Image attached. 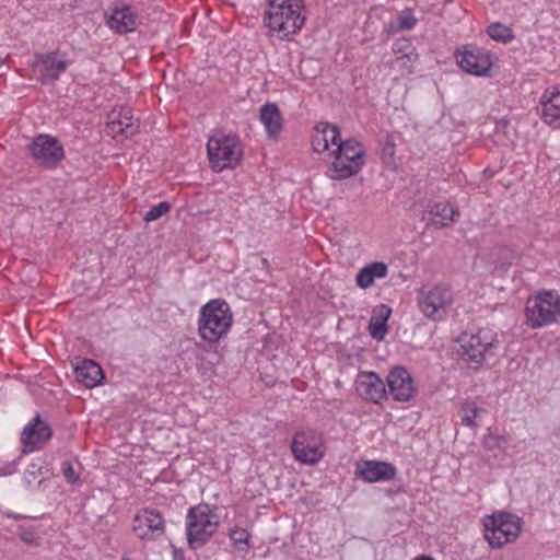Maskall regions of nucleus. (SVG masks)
Wrapping results in <instances>:
<instances>
[{"mask_svg":"<svg viewBox=\"0 0 560 560\" xmlns=\"http://www.w3.org/2000/svg\"><path fill=\"white\" fill-rule=\"evenodd\" d=\"M303 8V0H270L265 13L266 25L281 34V39H289L305 23V18L301 14Z\"/></svg>","mask_w":560,"mask_h":560,"instance_id":"1","label":"nucleus"},{"mask_svg":"<svg viewBox=\"0 0 560 560\" xmlns=\"http://www.w3.org/2000/svg\"><path fill=\"white\" fill-rule=\"evenodd\" d=\"M232 313L224 300H211L200 310L198 331L209 342H217L228 334L232 325Z\"/></svg>","mask_w":560,"mask_h":560,"instance_id":"2","label":"nucleus"},{"mask_svg":"<svg viewBox=\"0 0 560 560\" xmlns=\"http://www.w3.org/2000/svg\"><path fill=\"white\" fill-rule=\"evenodd\" d=\"M332 155L334 161L329 164L326 175L335 180L358 174L365 163V151L355 139L340 140Z\"/></svg>","mask_w":560,"mask_h":560,"instance_id":"3","label":"nucleus"},{"mask_svg":"<svg viewBox=\"0 0 560 560\" xmlns=\"http://www.w3.org/2000/svg\"><path fill=\"white\" fill-rule=\"evenodd\" d=\"M219 527L218 515L208 504H198L188 510L186 536L189 548L198 549L206 545Z\"/></svg>","mask_w":560,"mask_h":560,"instance_id":"4","label":"nucleus"},{"mask_svg":"<svg viewBox=\"0 0 560 560\" xmlns=\"http://www.w3.org/2000/svg\"><path fill=\"white\" fill-rule=\"evenodd\" d=\"M207 151L211 167L215 172L235 168L243 156L242 144L236 133L218 132L210 137Z\"/></svg>","mask_w":560,"mask_h":560,"instance_id":"5","label":"nucleus"},{"mask_svg":"<svg viewBox=\"0 0 560 560\" xmlns=\"http://www.w3.org/2000/svg\"><path fill=\"white\" fill-rule=\"evenodd\" d=\"M485 538L492 548H501L513 542L521 533V518L500 511L485 518Z\"/></svg>","mask_w":560,"mask_h":560,"instance_id":"6","label":"nucleus"},{"mask_svg":"<svg viewBox=\"0 0 560 560\" xmlns=\"http://www.w3.org/2000/svg\"><path fill=\"white\" fill-rule=\"evenodd\" d=\"M560 316V295L556 291H542L529 299L525 306L526 324L538 329L555 323Z\"/></svg>","mask_w":560,"mask_h":560,"instance_id":"7","label":"nucleus"},{"mask_svg":"<svg viewBox=\"0 0 560 560\" xmlns=\"http://www.w3.org/2000/svg\"><path fill=\"white\" fill-rule=\"evenodd\" d=\"M458 355L468 363L481 365L487 354L497 347V340L489 330L479 329L477 334H462L457 339Z\"/></svg>","mask_w":560,"mask_h":560,"instance_id":"8","label":"nucleus"},{"mask_svg":"<svg viewBox=\"0 0 560 560\" xmlns=\"http://www.w3.org/2000/svg\"><path fill=\"white\" fill-rule=\"evenodd\" d=\"M32 159L43 168L54 170L65 159V149L54 136L39 133L27 144Z\"/></svg>","mask_w":560,"mask_h":560,"instance_id":"9","label":"nucleus"},{"mask_svg":"<svg viewBox=\"0 0 560 560\" xmlns=\"http://www.w3.org/2000/svg\"><path fill=\"white\" fill-rule=\"evenodd\" d=\"M452 303V291L445 285L422 287L418 294L421 313L432 320L444 318Z\"/></svg>","mask_w":560,"mask_h":560,"instance_id":"10","label":"nucleus"},{"mask_svg":"<svg viewBox=\"0 0 560 560\" xmlns=\"http://www.w3.org/2000/svg\"><path fill=\"white\" fill-rule=\"evenodd\" d=\"M456 59L463 71L476 77H488L495 57L485 48L467 46L462 52H456Z\"/></svg>","mask_w":560,"mask_h":560,"instance_id":"11","label":"nucleus"},{"mask_svg":"<svg viewBox=\"0 0 560 560\" xmlns=\"http://www.w3.org/2000/svg\"><path fill=\"white\" fill-rule=\"evenodd\" d=\"M389 394L397 401H409L413 398L416 388L410 372L401 366H394L387 375Z\"/></svg>","mask_w":560,"mask_h":560,"instance_id":"12","label":"nucleus"},{"mask_svg":"<svg viewBox=\"0 0 560 560\" xmlns=\"http://www.w3.org/2000/svg\"><path fill=\"white\" fill-rule=\"evenodd\" d=\"M51 438L49 424L37 415L21 433L23 453L27 454L40 448Z\"/></svg>","mask_w":560,"mask_h":560,"instance_id":"13","label":"nucleus"},{"mask_svg":"<svg viewBox=\"0 0 560 560\" xmlns=\"http://www.w3.org/2000/svg\"><path fill=\"white\" fill-rule=\"evenodd\" d=\"M355 389L360 397L374 404H381L387 396L385 383L375 372H361L355 380Z\"/></svg>","mask_w":560,"mask_h":560,"instance_id":"14","label":"nucleus"},{"mask_svg":"<svg viewBox=\"0 0 560 560\" xmlns=\"http://www.w3.org/2000/svg\"><path fill=\"white\" fill-rule=\"evenodd\" d=\"M58 56L59 51H50L36 56L35 65L40 67L39 81L42 83L57 81L60 74L67 70L69 61L66 59V55L62 54L60 58Z\"/></svg>","mask_w":560,"mask_h":560,"instance_id":"15","label":"nucleus"},{"mask_svg":"<svg viewBox=\"0 0 560 560\" xmlns=\"http://www.w3.org/2000/svg\"><path fill=\"white\" fill-rule=\"evenodd\" d=\"M396 467L386 462L364 460L357 465L355 475L366 482L388 481L396 477Z\"/></svg>","mask_w":560,"mask_h":560,"instance_id":"16","label":"nucleus"},{"mask_svg":"<svg viewBox=\"0 0 560 560\" xmlns=\"http://www.w3.org/2000/svg\"><path fill=\"white\" fill-rule=\"evenodd\" d=\"M314 131L312 147L317 153L328 150L329 144L338 145L340 141L339 128L336 125L322 121L315 126Z\"/></svg>","mask_w":560,"mask_h":560,"instance_id":"17","label":"nucleus"},{"mask_svg":"<svg viewBox=\"0 0 560 560\" xmlns=\"http://www.w3.org/2000/svg\"><path fill=\"white\" fill-rule=\"evenodd\" d=\"M137 16L128 5L115 7L109 14L106 13V24L119 34L131 32L136 27Z\"/></svg>","mask_w":560,"mask_h":560,"instance_id":"18","label":"nucleus"},{"mask_svg":"<svg viewBox=\"0 0 560 560\" xmlns=\"http://www.w3.org/2000/svg\"><path fill=\"white\" fill-rule=\"evenodd\" d=\"M77 381L86 388H93L102 383L104 374L101 366L93 360L84 359L74 368Z\"/></svg>","mask_w":560,"mask_h":560,"instance_id":"19","label":"nucleus"},{"mask_svg":"<svg viewBox=\"0 0 560 560\" xmlns=\"http://www.w3.org/2000/svg\"><path fill=\"white\" fill-rule=\"evenodd\" d=\"M392 315V308L386 304H380L373 308L369 323V331L373 339L382 341L387 331V322Z\"/></svg>","mask_w":560,"mask_h":560,"instance_id":"20","label":"nucleus"},{"mask_svg":"<svg viewBox=\"0 0 560 560\" xmlns=\"http://www.w3.org/2000/svg\"><path fill=\"white\" fill-rule=\"evenodd\" d=\"M388 273V267L383 261H373L361 268L355 277V283L361 289L371 288L375 279H383Z\"/></svg>","mask_w":560,"mask_h":560,"instance_id":"21","label":"nucleus"},{"mask_svg":"<svg viewBox=\"0 0 560 560\" xmlns=\"http://www.w3.org/2000/svg\"><path fill=\"white\" fill-rule=\"evenodd\" d=\"M291 450L295 459L304 464H314L322 457L316 446L305 442L304 433H296L292 441Z\"/></svg>","mask_w":560,"mask_h":560,"instance_id":"22","label":"nucleus"},{"mask_svg":"<svg viewBox=\"0 0 560 560\" xmlns=\"http://www.w3.org/2000/svg\"><path fill=\"white\" fill-rule=\"evenodd\" d=\"M259 117L269 137H273L280 132L282 128V115L276 104L267 103L262 105Z\"/></svg>","mask_w":560,"mask_h":560,"instance_id":"23","label":"nucleus"},{"mask_svg":"<svg viewBox=\"0 0 560 560\" xmlns=\"http://www.w3.org/2000/svg\"><path fill=\"white\" fill-rule=\"evenodd\" d=\"M428 208V212L433 217V224L439 228L447 226L459 215L458 211L447 202H435Z\"/></svg>","mask_w":560,"mask_h":560,"instance_id":"24","label":"nucleus"},{"mask_svg":"<svg viewBox=\"0 0 560 560\" xmlns=\"http://www.w3.org/2000/svg\"><path fill=\"white\" fill-rule=\"evenodd\" d=\"M142 518H144L148 529L152 536H161L164 533V520L160 512L155 510H142Z\"/></svg>","mask_w":560,"mask_h":560,"instance_id":"25","label":"nucleus"},{"mask_svg":"<svg viewBox=\"0 0 560 560\" xmlns=\"http://www.w3.org/2000/svg\"><path fill=\"white\" fill-rule=\"evenodd\" d=\"M487 34L490 38L500 43H509L514 38L512 30L499 22L490 24L487 27Z\"/></svg>","mask_w":560,"mask_h":560,"instance_id":"26","label":"nucleus"},{"mask_svg":"<svg viewBox=\"0 0 560 560\" xmlns=\"http://www.w3.org/2000/svg\"><path fill=\"white\" fill-rule=\"evenodd\" d=\"M483 411L482 408L478 407L472 400H465L462 404V422L463 424L475 428L477 427L476 418L479 412Z\"/></svg>","mask_w":560,"mask_h":560,"instance_id":"27","label":"nucleus"},{"mask_svg":"<svg viewBox=\"0 0 560 560\" xmlns=\"http://www.w3.org/2000/svg\"><path fill=\"white\" fill-rule=\"evenodd\" d=\"M540 116L546 124L553 125L555 127L560 126V107H557V105L549 104L542 100L540 103Z\"/></svg>","mask_w":560,"mask_h":560,"instance_id":"28","label":"nucleus"},{"mask_svg":"<svg viewBox=\"0 0 560 560\" xmlns=\"http://www.w3.org/2000/svg\"><path fill=\"white\" fill-rule=\"evenodd\" d=\"M230 539L233 541V545L235 548H237L240 551H247L249 548L248 540H249V533L240 527H234L229 533Z\"/></svg>","mask_w":560,"mask_h":560,"instance_id":"29","label":"nucleus"},{"mask_svg":"<svg viewBox=\"0 0 560 560\" xmlns=\"http://www.w3.org/2000/svg\"><path fill=\"white\" fill-rule=\"evenodd\" d=\"M171 203L168 201H162L158 203L156 206L151 207V209L144 214L142 220L147 222H152L161 217L165 215L171 210Z\"/></svg>","mask_w":560,"mask_h":560,"instance_id":"30","label":"nucleus"},{"mask_svg":"<svg viewBox=\"0 0 560 560\" xmlns=\"http://www.w3.org/2000/svg\"><path fill=\"white\" fill-rule=\"evenodd\" d=\"M417 24V19L412 15L411 10L406 9L397 19L396 31L412 30Z\"/></svg>","mask_w":560,"mask_h":560,"instance_id":"31","label":"nucleus"},{"mask_svg":"<svg viewBox=\"0 0 560 560\" xmlns=\"http://www.w3.org/2000/svg\"><path fill=\"white\" fill-rule=\"evenodd\" d=\"M18 533L22 541L31 546H38L39 539L35 535V530L33 527H26L24 525H20L18 527Z\"/></svg>","mask_w":560,"mask_h":560,"instance_id":"32","label":"nucleus"},{"mask_svg":"<svg viewBox=\"0 0 560 560\" xmlns=\"http://www.w3.org/2000/svg\"><path fill=\"white\" fill-rule=\"evenodd\" d=\"M61 472L67 482L71 485H81V479L69 460L62 462Z\"/></svg>","mask_w":560,"mask_h":560,"instance_id":"33","label":"nucleus"},{"mask_svg":"<svg viewBox=\"0 0 560 560\" xmlns=\"http://www.w3.org/2000/svg\"><path fill=\"white\" fill-rule=\"evenodd\" d=\"M382 153H383L384 156H389V158H392L394 155V153H395V143H394V141H393L390 136L386 137V141H385V143L383 145Z\"/></svg>","mask_w":560,"mask_h":560,"instance_id":"34","label":"nucleus"},{"mask_svg":"<svg viewBox=\"0 0 560 560\" xmlns=\"http://www.w3.org/2000/svg\"><path fill=\"white\" fill-rule=\"evenodd\" d=\"M16 471V463L13 460L0 467V477L10 476Z\"/></svg>","mask_w":560,"mask_h":560,"instance_id":"35","label":"nucleus"},{"mask_svg":"<svg viewBox=\"0 0 560 560\" xmlns=\"http://www.w3.org/2000/svg\"><path fill=\"white\" fill-rule=\"evenodd\" d=\"M547 97L546 94H544L542 100ZM549 104L557 105V107H560V92H553L551 95L545 101Z\"/></svg>","mask_w":560,"mask_h":560,"instance_id":"36","label":"nucleus"},{"mask_svg":"<svg viewBox=\"0 0 560 560\" xmlns=\"http://www.w3.org/2000/svg\"><path fill=\"white\" fill-rule=\"evenodd\" d=\"M2 515L4 517H7V518H12V520H15V521L28 518V516H26V515L14 513V512H11V511H5V512L2 513Z\"/></svg>","mask_w":560,"mask_h":560,"instance_id":"37","label":"nucleus"},{"mask_svg":"<svg viewBox=\"0 0 560 560\" xmlns=\"http://www.w3.org/2000/svg\"><path fill=\"white\" fill-rule=\"evenodd\" d=\"M415 560H434V559L431 557H428V556H420V557L416 558Z\"/></svg>","mask_w":560,"mask_h":560,"instance_id":"38","label":"nucleus"},{"mask_svg":"<svg viewBox=\"0 0 560 560\" xmlns=\"http://www.w3.org/2000/svg\"><path fill=\"white\" fill-rule=\"evenodd\" d=\"M133 520L137 522L139 520H142V516H140V514L137 513V514H135Z\"/></svg>","mask_w":560,"mask_h":560,"instance_id":"39","label":"nucleus"},{"mask_svg":"<svg viewBox=\"0 0 560 560\" xmlns=\"http://www.w3.org/2000/svg\"><path fill=\"white\" fill-rule=\"evenodd\" d=\"M133 520L137 522L139 520H142V516H140V514L137 513V514H135Z\"/></svg>","mask_w":560,"mask_h":560,"instance_id":"40","label":"nucleus"},{"mask_svg":"<svg viewBox=\"0 0 560 560\" xmlns=\"http://www.w3.org/2000/svg\"><path fill=\"white\" fill-rule=\"evenodd\" d=\"M175 560H185V558L183 556L175 555Z\"/></svg>","mask_w":560,"mask_h":560,"instance_id":"41","label":"nucleus"},{"mask_svg":"<svg viewBox=\"0 0 560 560\" xmlns=\"http://www.w3.org/2000/svg\"><path fill=\"white\" fill-rule=\"evenodd\" d=\"M121 560H130L127 556H124Z\"/></svg>","mask_w":560,"mask_h":560,"instance_id":"42","label":"nucleus"}]
</instances>
